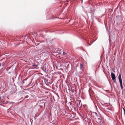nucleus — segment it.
<instances>
[{"label": "nucleus", "instance_id": "11", "mask_svg": "<svg viewBox=\"0 0 125 125\" xmlns=\"http://www.w3.org/2000/svg\"><path fill=\"white\" fill-rule=\"evenodd\" d=\"M80 104V102H79V104Z\"/></svg>", "mask_w": 125, "mask_h": 125}, {"label": "nucleus", "instance_id": "10", "mask_svg": "<svg viewBox=\"0 0 125 125\" xmlns=\"http://www.w3.org/2000/svg\"><path fill=\"white\" fill-rule=\"evenodd\" d=\"M1 63H0V66H1Z\"/></svg>", "mask_w": 125, "mask_h": 125}, {"label": "nucleus", "instance_id": "3", "mask_svg": "<svg viewBox=\"0 0 125 125\" xmlns=\"http://www.w3.org/2000/svg\"><path fill=\"white\" fill-rule=\"evenodd\" d=\"M96 121L98 123H100L102 122V120L99 118H98L96 119Z\"/></svg>", "mask_w": 125, "mask_h": 125}, {"label": "nucleus", "instance_id": "5", "mask_svg": "<svg viewBox=\"0 0 125 125\" xmlns=\"http://www.w3.org/2000/svg\"><path fill=\"white\" fill-rule=\"evenodd\" d=\"M80 68L81 69L83 67V65L82 64H81V63L80 64Z\"/></svg>", "mask_w": 125, "mask_h": 125}, {"label": "nucleus", "instance_id": "1", "mask_svg": "<svg viewBox=\"0 0 125 125\" xmlns=\"http://www.w3.org/2000/svg\"><path fill=\"white\" fill-rule=\"evenodd\" d=\"M118 79L119 81V82L121 89L122 90L123 89V86L122 85V80L121 79V74H120L119 75Z\"/></svg>", "mask_w": 125, "mask_h": 125}, {"label": "nucleus", "instance_id": "4", "mask_svg": "<svg viewBox=\"0 0 125 125\" xmlns=\"http://www.w3.org/2000/svg\"><path fill=\"white\" fill-rule=\"evenodd\" d=\"M32 66H34L36 67H37L38 66V65H37L35 63L34 64H32Z\"/></svg>", "mask_w": 125, "mask_h": 125}, {"label": "nucleus", "instance_id": "12", "mask_svg": "<svg viewBox=\"0 0 125 125\" xmlns=\"http://www.w3.org/2000/svg\"><path fill=\"white\" fill-rule=\"evenodd\" d=\"M45 52H44V53H45Z\"/></svg>", "mask_w": 125, "mask_h": 125}, {"label": "nucleus", "instance_id": "13", "mask_svg": "<svg viewBox=\"0 0 125 125\" xmlns=\"http://www.w3.org/2000/svg\"><path fill=\"white\" fill-rule=\"evenodd\" d=\"M0 98H1V97H0Z\"/></svg>", "mask_w": 125, "mask_h": 125}, {"label": "nucleus", "instance_id": "2", "mask_svg": "<svg viewBox=\"0 0 125 125\" xmlns=\"http://www.w3.org/2000/svg\"><path fill=\"white\" fill-rule=\"evenodd\" d=\"M111 76L112 79V80L115 79V74L113 73H111Z\"/></svg>", "mask_w": 125, "mask_h": 125}, {"label": "nucleus", "instance_id": "6", "mask_svg": "<svg viewBox=\"0 0 125 125\" xmlns=\"http://www.w3.org/2000/svg\"><path fill=\"white\" fill-rule=\"evenodd\" d=\"M113 80V82L114 83H116V81L115 79Z\"/></svg>", "mask_w": 125, "mask_h": 125}, {"label": "nucleus", "instance_id": "7", "mask_svg": "<svg viewBox=\"0 0 125 125\" xmlns=\"http://www.w3.org/2000/svg\"><path fill=\"white\" fill-rule=\"evenodd\" d=\"M63 54L64 55H65L66 54V53L65 52H63Z\"/></svg>", "mask_w": 125, "mask_h": 125}, {"label": "nucleus", "instance_id": "9", "mask_svg": "<svg viewBox=\"0 0 125 125\" xmlns=\"http://www.w3.org/2000/svg\"><path fill=\"white\" fill-rule=\"evenodd\" d=\"M46 54H47V55H48V52H47V53H46Z\"/></svg>", "mask_w": 125, "mask_h": 125}, {"label": "nucleus", "instance_id": "8", "mask_svg": "<svg viewBox=\"0 0 125 125\" xmlns=\"http://www.w3.org/2000/svg\"><path fill=\"white\" fill-rule=\"evenodd\" d=\"M42 104H43L44 106V107L45 106V103H44L42 102Z\"/></svg>", "mask_w": 125, "mask_h": 125}]
</instances>
